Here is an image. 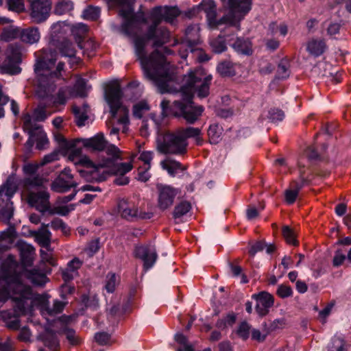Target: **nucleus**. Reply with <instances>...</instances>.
<instances>
[{"label":"nucleus","instance_id":"nucleus-1","mask_svg":"<svg viewBox=\"0 0 351 351\" xmlns=\"http://www.w3.org/2000/svg\"><path fill=\"white\" fill-rule=\"evenodd\" d=\"M110 8H119V15L123 19L120 32L132 39L136 56L139 60L144 76L157 87L162 93H173L176 90L171 88L170 64L165 56L173 53L167 48L161 53L154 50L147 56L145 47L149 41H152L154 47H161L169 42L170 32L167 27L160 26L162 21L172 23L180 15V10L173 6H156L148 12L138 11L134 12L132 0H106Z\"/></svg>","mask_w":351,"mask_h":351},{"label":"nucleus","instance_id":"nucleus-2","mask_svg":"<svg viewBox=\"0 0 351 351\" xmlns=\"http://www.w3.org/2000/svg\"><path fill=\"white\" fill-rule=\"evenodd\" d=\"M21 267L12 255H8L0 267V302L12 298L14 311H3L1 317L7 327L17 330L20 327L19 317L31 313L33 293L29 286L23 283Z\"/></svg>","mask_w":351,"mask_h":351},{"label":"nucleus","instance_id":"nucleus-3","mask_svg":"<svg viewBox=\"0 0 351 351\" xmlns=\"http://www.w3.org/2000/svg\"><path fill=\"white\" fill-rule=\"evenodd\" d=\"M213 76L207 74L202 68H197L191 71L183 78L181 86L182 99L175 101L172 106H169V101L163 99L160 103L162 114L167 117L173 114L175 117L183 118L189 124H193L201 117L204 107L195 105L193 101V94L197 93L198 97H206L210 93V86Z\"/></svg>","mask_w":351,"mask_h":351},{"label":"nucleus","instance_id":"nucleus-4","mask_svg":"<svg viewBox=\"0 0 351 351\" xmlns=\"http://www.w3.org/2000/svg\"><path fill=\"white\" fill-rule=\"evenodd\" d=\"M34 65L38 75L37 94L41 98L49 97L56 89V82L62 79L64 63L59 62L55 66L58 53L51 49H43L37 52Z\"/></svg>","mask_w":351,"mask_h":351},{"label":"nucleus","instance_id":"nucleus-5","mask_svg":"<svg viewBox=\"0 0 351 351\" xmlns=\"http://www.w3.org/2000/svg\"><path fill=\"white\" fill-rule=\"evenodd\" d=\"M223 7L228 11V14L217 20L216 5L213 0L203 1L201 9L206 15L208 24L217 27L221 24H228L230 27L240 29V21L251 10L252 0H221Z\"/></svg>","mask_w":351,"mask_h":351},{"label":"nucleus","instance_id":"nucleus-6","mask_svg":"<svg viewBox=\"0 0 351 351\" xmlns=\"http://www.w3.org/2000/svg\"><path fill=\"white\" fill-rule=\"evenodd\" d=\"M86 162L88 166L94 167L95 173H102L99 179V181L105 180L108 176L111 175H119V176L114 180L117 185L122 186L129 183V178L125 176V174L132 169L130 162L113 163V161L110 159H104L97 165H94L93 162L88 159H86Z\"/></svg>","mask_w":351,"mask_h":351},{"label":"nucleus","instance_id":"nucleus-7","mask_svg":"<svg viewBox=\"0 0 351 351\" xmlns=\"http://www.w3.org/2000/svg\"><path fill=\"white\" fill-rule=\"evenodd\" d=\"M123 92L118 84H110L105 91V99L110 107L112 117L117 119L119 124L123 125V132H125V126L129 123L128 108L123 105L121 99Z\"/></svg>","mask_w":351,"mask_h":351},{"label":"nucleus","instance_id":"nucleus-8","mask_svg":"<svg viewBox=\"0 0 351 351\" xmlns=\"http://www.w3.org/2000/svg\"><path fill=\"white\" fill-rule=\"evenodd\" d=\"M18 189V180L15 174L9 176L0 186V219L9 223L13 216L14 207L12 198Z\"/></svg>","mask_w":351,"mask_h":351},{"label":"nucleus","instance_id":"nucleus-9","mask_svg":"<svg viewBox=\"0 0 351 351\" xmlns=\"http://www.w3.org/2000/svg\"><path fill=\"white\" fill-rule=\"evenodd\" d=\"M187 146L188 143L176 130L174 132L166 134L162 141L158 142L157 149L162 154L181 155L186 153Z\"/></svg>","mask_w":351,"mask_h":351},{"label":"nucleus","instance_id":"nucleus-10","mask_svg":"<svg viewBox=\"0 0 351 351\" xmlns=\"http://www.w3.org/2000/svg\"><path fill=\"white\" fill-rule=\"evenodd\" d=\"M5 60L3 62L1 69L5 73L19 74L21 69L19 64L21 62V47L20 44H10L5 51Z\"/></svg>","mask_w":351,"mask_h":351},{"label":"nucleus","instance_id":"nucleus-11","mask_svg":"<svg viewBox=\"0 0 351 351\" xmlns=\"http://www.w3.org/2000/svg\"><path fill=\"white\" fill-rule=\"evenodd\" d=\"M157 206L160 210L170 208L176 198L180 195V190L171 185L158 183L156 184Z\"/></svg>","mask_w":351,"mask_h":351},{"label":"nucleus","instance_id":"nucleus-12","mask_svg":"<svg viewBox=\"0 0 351 351\" xmlns=\"http://www.w3.org/2000/svg\"><path fill=\"white\" fill-rule=\"evenodd\" d=\"M200 27L197 24L189 25L185 30L184 38L182 40L179 54L182 58H186L188 51L193 52L197 49V45L200 43Z\"/></svg>","mask_w":351,"mask_h":351},{"label":"nucleus","instance_id":"nucleus-13","mask_svg":"<svg viewBox=\"0 0 351 351\" xmlns=\"http://www.w3.org/2000/svg\"><path fill=\"white\" fill-rule=\"evenodd\" d=\"M118 213L121 217L127 220L133 218L149 219L151 214L138 210L135 204L128 199H121L117 202Z\"/></svg>","mask_w":351,"mask_h":351},{"label":"nucleus","instance_id":"nucleus-14","mask_svg":"<svg viewBox=\"0 0 351 351\" xmlns=\"http://www.w3.org/2000/svg\"><path fill=\"white\" fill-rule=\"evenodd\" d=\"M33 303L40 306V311L43 315H55L60 313L65 305L66 302L56 300L53 301L52 307L49 306V296L47 295H37L32 298Z\"/></svg>","mask_w":351,"mask_h":351},{"label":"nucleus","instance_id":"nucleus-15","mask_svg":"<svg viewBox=\"0 0 351 351\" xmlns=\"http://www.w3.org/2000/svg\"><path fill=\"white\" fill-rule=\"evenodd\" d=\"M77 183L73 180L71 169L65 168L52 182L51 189L57 193H64L71 188H75Z\"/></svg>","mask_w":351,"mask_h":351},{"label":"nucleus","instance_id":"nucleus-16","mask_svg":"<svg viewBox=\"0 0 351 351\" xmlns=\"http://www.w3.org/2000/svg\"><path fill=\"white\" fill-rule=\"evenodd\" d=\"M75 319V315H65L58 319L60 326L58 332L60 335H64L71 346H77L82 342L80 337L76 335L75 330L69 326Z\"/></svg>","mask_w":351,"mask_h":351},{"label":"nucleus","instance_id":"nucleus-17","mask_svg":"<svg viewBox=\"0 0 351 351\" xmlns=\"http://www.w3.org/2000/svg\"><path fill=\"white\" fill-rule=\"evenodd\" d=\"M134 254L136 258L143 261L145 270L152 268L158 258L156 247L152 244L136 247Z\"/></svg>","mask_w":351,"mask_h":351},{"label":"nucleus","instance_id":"nucleus-18","mask_svg":"<svg viewBox=\"0 0 351 351\" xmlns=\"http://www.w3.org/2000/svg\"><path fill=\"white\" fill-rule=\"evenodd\" d=\"M51 8V0H33L31 3V16L36 23H42L49 17Z\"/></svg>","mask_w":351,"mask_h":351},{"label":"nucleus","instance_id":"nucleus-19","mask_svg":"<svg viewBox=\"0 0 351 351\" xmlns=\"http://www.w3.org/2000/svg\"><path fill=\"white\" fill-rule=\"evenodd\" d=\"M27 202L40 213H45L49 210V194L45 191L37 193L29 191L27 193Z\"/></svg>","mask_w":351,"mask_h":351},{"label":"nucleus","instance_id":"nucleus-20","mask_svg":"<svg viewBox=\"0 0 351 351\" xmlns=\"http://www.w3.org/2000/svg\"><path fill=\"white\" fill-rule=\"evenodd\" d=\"M252 298L256 301V311L261 317L266 315L269 308L274 305V297L267 292L263 291L257 295L254 294Z\"/></svg>","mask_w":351,"mask_h":351},{"label":"nucleus","instance_id":"nucleus-21","mask_svg":"<svg viewBox=\"0 0 351 351\" xmlns=\"http://www.w3.org/2000/svg\"><path fill=\"white\" fill-rule=\"evenodd\" d=\"M49 224L42 223L40 228L34 232L35 240L42 247L50 249L51 233L48 230Z\"/></svg>","mask_w":351,"mask_h":351},{"label":"nucleus","instance_id":"nucleus-22","mask_svg":"<svg viewBox=\"0 0 351 351\" xmlns=\"http://www.w3.org/2000/svg\"><path fill=\"white\" fill-rule=\"evenodd\" d=\"M78 141H81L84 147L93 151L104 150L106 146V141L102 133H99L92 138L81 139Z\"/></svg>","mask_w":351,"mask_h":351},{"label":"nucleus","instance_id":"nucleus-23","mask_svg":"<svg viewBox=\"0 0 351 351\" xmlns=\"http://www.w3.org/2000/svg\"><path fill=\"white\" fill-rule=\"evenodd\" d=\"M40 38V32L38 27H31L25 29H21L20 39L30 45L38 42Z\"/></svg>","mask_w":351,"mask_h":351},{"label":"nucleus","instance_id":"nucleus-24","mask_svg":"<svg viewBox=\"0 0 351 351\" xmlns=\"http://www.w3.org/2000/svg\"><path fill=\"white\" fill-rule=\"evenodd\" d=\"M47 180L40 174H36L29 177H25L22 181L24 189L28 193L31 189L40 187Z\"/></svg>","mask_w":351,"mask_h":351},{"label":"nucleus","instance_id":"nucleus-25","mask_svg":"<svg viewBox=\"0 0 351 351\" xmlns=\"http://www.w3.org/2000/svg\"><path fill=\"white\" fill-rule=\"evenodd\" d=\"M326 49V45L323 39H312L307 43L306 50L315 57L320 56Z\"/></svg>","mask_w":351,"mask_h":351},{"label":"nucleus","instance_id":"nucleus-26","mask_svg":"<svg viewBox=\"0 0 351 351\" xmlns=\"http://www.w3.org/2000/svg\"><path fill=\"white\" fill-rule=\"evenodd\" d=\"M88 110L89 106L87 104H83L81 106H73V113L77 126L82 127L85 125V121L88 119Z\"/></svg>","mask_w":351,"mask_h":351},{"label":"nucleus","instance_id":"nucleus-27","mask_svg":"<svg viewBox=\"0 0 351 351\" xmlns=\"http://www.w3.org/2000/svg\"><path fill=\"white\" fill-rule=\"evenodd\" d=\"M22 121L23 129L28 135H32V133H36L42 129V127L36 123L37 121L34 119L32 115L29 113L23 114Z\"/></svg>","mask_w":351,"mask_h":351},{"label":"nucleus","instance_id":"nucleus-28","mask_svg":"<svg viewBox=\"0 0 351 351\" xmlns=\"http://www.w3.org/2000/svg\"><path fill=\"white\" fill-rule=\"evenodd\" d=\"M160 165L172 177H175L180 171H183L186 169V167H184L180 162L171 159L161 161Z\"/></svg>","mask_w":351,"mask_h":351},{"label":"nucleus","instance_id":"nucleus-29","mask_svg":"<svg viewBox=\"0 0 351 351\" xmlns=\"http://www.w3.org/2000/svg\"><path fill=\"white\" fill-rule=\"evenodd\" d=\"M301 182H295L293 189H287L285 193V201L288 204H292L298 197L300 189L307 183V180L300 176Z\"/></svg>","mask_w":351,"mask_h":351},{"label":"nucleus","instance_id":"nucleus-30","mask_svg":"<svg viewBox=\"0 0 351 351\" xmlns=\"http://www.w3.org/2000/svg\"><path fill=\"white\" fill-rule=\"evenodd\" d=\"M235 66L230 60H223L217 64V71L222 77H232L236 75Z\"/></svg>","mask_w":351,"mask_h":351},{"label":"nucleus","instance_id":"nucleus-31","mask_svg":"<svg viewBox=\"0 0 351 351\" xmlns=\"http://www.w3.org/2000/svg\"><path fill=\"white\" fill-rule=\"evenodd\" d=\"M43 341L51 350L56 351L60 347L59 340L55 332L47 330L42 336Z\"/></svg>","mask_w":351,"mask_h":351},{"label":"nucleus","instance_id":"nucleus-32","mask_svg":"<svg viewBox=\"0 0 351 351\" xmlns=\"http://www.w3.org/2000/svg\"><path fill=\"white\" fill-rule=\"evenodd\" d=\"M180 136L184 138L185 142H187L189 138H195L197 144H200L202 139L199 137L201 134V130L197 128L187 127L181 128L178 129Z\"/></svg>","mask_w":351,"mask_h":351},{"label":"nucleus","instance_id":"nucleus-33","mask_svg":"<svg viewBox=\"0 0 351 351\" xmlns=\"http://www.w3.org/2000/svg\"><path fill=\"white\" fill-rule=\"evenodd\" d=\"M21 258L22 263L27 266H30L33 261V255L35 253L34 247L29 245L25 243L20 247Z\"/></svg>","mask_w":351,"mask_h":351},{"label":"nucleus","instance_id":"nucleus-34","mask_svg":"<svg viewBox=\"0 0 351 351\" xmlns=\"http://www.w3.org/2000/svg\"><path fill=\"white\" fill-rule=\"evenodd\" d=\"M71 29L75 42L78 44L86 39L88 27L86 25L80 23L73 25Z\"/></svg>","mask_w":351,"mask_h":351},{"label":"nucleus","instance_id":"nucleus-35","mask_svg":"<svg viewBox=\"0 0 351 351\" xmlns=\"http://www.w3.org/2000/svg\"><path fill=\"white\" fill-rule=\"evenodd\" d=\"M58 48L62 56L69 58H75L76 50L73 43L69 40L64 38L59 43Z\"/></svg>","mask_w":351,"mask_h":351},{"label":"nucleus","instance_id":"nucleus-36","mask_svg":"<svg viewBox=\"0 0 351 351\" xmlns=\"http://www.w3.org/2000/svg\"><path fill=\"white\" fill-rule=\"evenodd\" d=\"M232 47L241 54L250 55L252 53L251 43L247 39L238 38L232 44Z\"/></svg>","mask_w":351,"mask_h":351},{"label":"nucleus","instance_id":"nucleus-37","mask_svg":"<svg viewBox=\"0 0 351 351\" xmlns=\"http://www.w3.org/2000/svg\"><path fill=\"white\" fill-rule=\"evenodd\" d=\"M27 278L35 285L43 286L45 284L47 276L45 274L33 269L27 272Z\"/></svg>","mask_w":351,"mask_h":351},{"label":"nucleus","instance_id":"nucleus-38","mask_svg":"<svg viewBox=\"0 0 351 351\" xmlns=\"http://www.w3.org/2000/svg\"><path fill=\"white\" fill-rule=\"evenodd\" d=\"M191 209V204L187 201H182L178 204L173 209V217L175 220L180 219Z\"/></svg>","mask_w":351,"mask_h":351},{"label":"nucleus","instance_id":"nucleus-39","mask_svg":"<svg viewBox=\"0 0 351 351\" xmlns=\"http://www.w3.org/2000/svg\"><path fill=\"white\" fill-rule=\"evenodd\" d=\"M239 260L236 259L234 262L229 261L228 263L231 274L233 277H238L239 276H241V282L247 283L248 282V280L247 278V276L244 274L242 273L243 269L239 265Z\"/></svg>","mask_w":351,"mask_h":351},{"label":"nucleus","instance_id":"nucleus-40","mask_svg":"<svg viewBox=\"0 0 351 351\" xmlns=\"http://www.w3.org/2000/svg\"><path fill=\"white\" fill-rule=\"evenodd\" d=\"M21 29L14 26H10L3 29L1 38L5 41H9L17 37L20 38Z\"/></svg>","mask_w":351,"mask_h":351},{"label":"nucleus","instance_id":"nucleus-41","mask_svg":"<svg viewBox=\"0 0 351 351\" xmlns=\"http://www.w3.org/2000/svg\"><path fill=\"white\" fill-rule=\"evenodd\" d=\"M210 47L215 53H220L226 50L227 47L223 36H219L210 41Z\"/></svg>","mask_w":351,"mask_h":351},{"label":"nucleus","instance_id":"nucleus-42","mask_svg":"<svg viewBox=\"0 0 351 351\" xmlns=\"http://www.w3.org/2000/svg\"><path fill=\"white\" fill-rule=\"evenodd\" d=\"M80 49L83 50V53L86 54L88 57L93 55V52L97 48V44L92 39H88L83 40L77 44Z\"/></svg>","mask_w":351,"mask_h":351},{"label":"nucleus","instance_id":"nucleus-43","mask_svg":"<svg viewBox=\"0 0 351 351\" xmlns=\"http://www.w3.org/2000/svg\"><path fill=\"white\" fill-rule=\"evenodd\" d=\"M56 138L62 147L71 149L73 155L79 156L81 154V148L76 147L75 142H68L67 140L60 134L56 136Z\"/></svg>","mask_w":351,"mask_h":351},{"label":"nucleus","instance_id":"nucleus-44","mask_svg":"<svg viewBox=\"0 0 351 351\" xmlns=\"http://www.w3.org/2000/svg\"><path fill=\"white\" fill-rule=\"evenodd\" d=\"M100 8L99 7L89 5L82 13V17L86 20L95 21L100 15Z\"/></svg>","mask_w":351,"mask_h":351},{"label":"nucleus","instance_id":"nucleus-45","mask_svg":"<svg viewBox=\"0 0 351 351\" xmlns=\"http://www.w3.org/2000/svg\"><path fill=\"white\" fill-rule=\"evenodd\" d=\"M73 8V3L71 1H62L57 3L55 8V13L58 15L64 14Z\"/></svg>","mask_w":351,"mask_h":351},{"label":"nucleus","instance_id":"nucleus-46","mask_svg":"<svg viewBox=\"0 0 351 351\" xmlns=\"http://www.w3.org/2000/svg\"><path fill=\"white\" fill-rule=\"evenodd\" d=\"M117 284V279L115 274L109 273L106 278V282L104 285V289L106 291L112 293L114 291L116 286Z\"/></svg>","mask_w":351,"mask_h":351},{"label":"nucleus","instance_id":"nucleus-47","mask_svg":"<svg viewBox=\"0 0 351 351\" xmlns=\"http://www.w3.org/2000/svg\"><path fill=\"white\" fill-rule=\"evenodd\" d=\"M106 150V154L111 156L110 158H108V159H110L113 161V163H116L115 160L119 159L120 158V150L119 149L112 144H108L106 141V146L104 148Z\"/></svg>","mask_w":351,"mask_h":351},{"label":"nucleus","instance_id":"nucleus-48","mask_svg":"<svg viewBox=\"0 0 351 351\" xmlns=\"http://www.w3.org/2000/svg\"><path fill=\"white\" fill-rule=\"evenodd\" d=\"M289 76V69L288 63L282 60L278 65L276 77L278 79L283 80L286 79Z\"/></svg>","mask_w":351,"mask_h":351},{"label":"nucleus","instance_id":"nucleus-49","mask_svg":"<svg viewBox=\"0 0 351 351\" xmlns=\"http://www.w3.org/2000/svg\"><path fill=\"white\" fill-rule=\"evenodd\" d=\"M40 167H42L40 163H26L23 166V172L26 177H29L37 174Z\"/></svg>","mask_w":351,"mask_h":351},{"label":"nucleus","instance_id":"nucleus-50","mask_svg":"<svg viewBox=\"0 0 351 351\" xmlns=\"http://www.w3.org/2000/svg\"><path fill=\"white\" fill-rule=\"evenodd\" d=\"M149 110L148 104L145 101H141L133 106V115L137 119H141L145 111Z\"/></svg>","mask_w":351,"mask_h":351},{"label":"nucleus","instance_id":"nucleus-51","mask_svg":"<svg viewBox=\"0 0 351 351\" xmlns=\"http://www.w3.org/2000/svg\"><path fill=\"white\" fill-rule=\"evenodd\" d=\"M221 128L217 124L210 125L208 130V135L212 143H217L221 135Z\"/></svg>","mask_w":351,"mask_h":351},{"label":"nucleus","instance_id":"nucleus-52","mask_svg":"<svg viewBox=\"0 0 351 351\" xmlns=\"http://www.w3.org/2000/svg\"><path fill=\"white\" fill-rule=\"evenodd\" d=\"M276 294L282 299L289 298L293 295V289L289 285L281 284L278 286Z\"/></svg>","mask_w":351,"mask_h":351},{"label":"nucleus","instance_id":"nucleus-53","mask_svg":"<svg viewBox=\"0 0 351 351\" xmlns=\"http://www.w3.org/2000/svg\"><path fill=\"white\" fill-rule=\"evenodd\" d=\"M36 147L38 149H43L45 145L48 143L47 135L43 129L36 132Z\"/></svg>","mask_w":351,"mask_h":351},{"label":"nucleus","instance_id":"nucleus-54","mask_svg":"<svg viewBox=\"0 0 351 351\" xmlns=\"http://www.w3.org/2000/svg\"><path fill=\"white\" fill-rule=\"evenodd\" d=\"M282 234L289 244L296 245L298 241L295 239V236L293 230L289 226H285L282 228Z\"/></svg>","mask_w":351,"mask_h":351},{"label":"nucleus","instance_id":"nucleus-55","mask_svg":"<svg viewBox=\"0 0 351 351\" xmlns=\"http://www.w3.org/2000/svg\"><path fill=\"white\" fill-rule=\"evenodd\" d=\"M268 118L272 121V122H278L283 120L285 118V113L284 112L278 108H271L269 111V115Z\"/></svg>","mask_w":351,"mask_h":351},{"label":"nucleus","instance_id":"nucleus-56","mask_svg":"<svg viewBox=\"0 0 351 351\" xmlns=\"http://www.w3.org/2000/svg\"><path fill=\"white\" fill-rule=\"evenodd\" d=\"M250 329L251 326L246 322H243L239 326L237 333L243 339H247L249 337Z\"/></svg>","mask_w":351,"mask_h":351},{"label":"nucleus","instance_id":"nucleus-57","mask_svg":"<svg viewBox=\"0 0 351 351\" xmlns=\"http://www.w3.org/2000/svg\"><path fill=\"white\" fill-rule=\"evenodd\" d=\"M68 92L67 87H62L59 88L57 95L53 99V103L55 104H60L63 105L66 101V93Z\"/></svg>","mask_w":351,"mask_h":351},{"label":"nucleus","instance_id":"nucleus-58","mask_svg":"<svg viewBox=\"0 0 351 351\" xmlns=\"http://www.w3.org/2000/svg\"><path fill=\"white\" fill-rule=\"evenodd\" d=\"M327 64L324 62H321L315 65L311 73L313 75H317L319 77H323L327 75L326 69Z\"/></svg>","mask_w":351,"mask_h":351},{"label":"nucleus","instance_id":"nucleus-59","mask_svg":"<svg viewBox=\"0 0 351 351\" xmlns=\"http://www.w3.org/2000/svg\"><path fill=\"white\" fill-rule=\"evenodd\" d=\"M7 4L10 10L21 12L24 9L23 0H7Z\"/></svg>","mask_w":351,"mask_h":351},{"label":"nucleus","instance_id":"nucleus-60","mask_svg":"<svg viewBox=\"0 0 351 351\" xmlns=\"http://www.w3.org/2000/svg\"><path fill=\"white\" fill-rule=\"evenodd\" d=\"M95 339L99 345L105 346L110 342V335L105 332H97L95 335Z\"/></svg>","mask_w":351,"mask_h":351},{"label":"nucleus","instance_id":"nucleus-61","mask_svg":"<svg viewBox=\"0 0 351 351\" xmlns=\"http://www.w3.org/2000/svg\"><path fill=\"white\" fill-rule=\"evenodd\" d=\"M153 152L150 151L143 152L139 156V160L144 162L143 167H145L147 169H150L151 165L150 162L153 158Z\"/></svg>","mask_w":351,"mask_h":351},{"label":"nucleus","instance_id":"nucleus-62","mask_svg":"<svg viewBox=\"0 0 351 351\" xmlns=\"http://www.w3.org/2000/svg\"><path fill=\"white\" fill-rule=\"evenodd\" d=\"M266 246V243L263 241H258L254 244L252 245L249 250L250 256H254L258 252L263 251Z\"/></svg>","mask_w":351,"mask_h":351},{"label":"nucleus","instance_id":"nucleus-63","mask_svg":"<svg viewBox=\"0 0 351 351\" xmlns=\"http://www.w3.org/2000/svg\"><path fill=\"white\" fill-rule=\"evenodd\" d=\"M149 169L145 168V167L141 166L138 169V180L141 182H147L151 177V174L149 172Z\"/></svg>","mask_w":351,"mask_h":351},{"label":"nucleus","instance_id":"nucleus-64","mask_svg":"<svg viewBox=\"0 0 351 351\" xmlns=\"http://www.w3.org/2000/svg\"><path fill=\"white\" fill-rule=\"evenodd\" d=\"M32 117L36 121H43L47 118L46 111L43 108H37L34 110Z\"/></svg>","mask_w":351,"mask_h":351}]
</instances>
